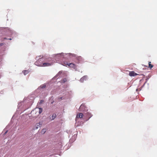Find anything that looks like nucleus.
<instances>
[{"label": "nucleus", "instance_id": "17", "mask_svg": "<svg viewBox=\"0 0 157 157\" xmlns=\"http://www.w3.org/2000/svg\"><path fill=\"white\" fill-rule=\"evenodd\" d=\"M43 102V100H40V103H42Z\"/></svg>", "mask_w": 157, "mask_h": 157}, {"label": "nucleus", "instance_id": "2", "mask_svg": "<svg viewBox=\"0 0 157 157\" xmlns=\"http://www.w3.org/2000/svg\"><path fill=\"white\" fill-rule=\"evenodd\" d=\"M42 111V108H36L33 110L31 113L33 115L35 114L36 115L35 116V117H36L40 115Z\"/></svg>", "mask_w": 157, "mask_h": 157}, {"label": "nucleus", "instance_id": "14", "mask_svg": "<svg viewBox=\"0 0 157 157\" xmlns=\"http://www.w3.org/2000/svg\"><path fill=\"white\" fill-rule=\"evenodd\" d=\"M67 62H65L64 63L63 62V65L65 66H66L67 65Z\"/></svg>", "mask_w": 157, "mask_h": 157}, {"label": "nucleus", "instance_id": "9", "mask_svg": "<svg viewBox=\"0 0 157 157\" xmlns=\"http://www.w3.org/2000/svg\"><path fill=\"white\" fill-rule=\"evenodd\" d=\"M149 67L151 69L153 67V65L151 64V62H149L148 63Z\"/></svg>", "mask_w": 157, "mask_h": 157}, {"label": "nucleus", "instance_id": "15", "mask_svg": "<svg viewBox=\"0 0 157 157\" xmlns=\"http://www.w3.org/2000/svg\"><path fill=\"white\" fill-rule=\"evenodd\" d=\"M71 55L74 57H76V55L75 54H71Z\"/></svg>", "mask_w": 157, "mask_h": 157}, {"label": "nucleus", "instance_id": "7", "mask_svg": "<svg viewBox=\"0 0 157 157\" xmlns=\"http://www.w3.org/2000/svg\"><path fill=\"white\" fill-rule=\"evenodd\" d=\"M83 114L82 113H80L78 114H77L76 117V119L80 118H81L82 117Z\"/></svg>", "mask_w": 157, "mask_h": 157}, {"label": "nucleus", "instance_id": "19", "mask_svg": "<svg viewBox=\"0 0 157 157\" xmlns=\"http://www.w3.org/2000/svg\"><path fill=\"white\" fill-rule=\"evenodd\" d=\"M144 66V67H147V66H145V65H143Z\"/></svg>", "mask_w": 157, "mask_h": 157}, {"label": "nucleus", "instance_id": "11", "mask_svg": "<svg viewBox=\"0 0 157 157\" xmlns=\"http://www.w3.org/2000/svg\"><path fill=\"white\" fill-rule=\"evenodd\" d=\"M46 132V129L45 128L43 129L41 131V132L43 134H44Z\"/></svg>", "mask_w": 157, "mask_h": 157}, {"label": "nucleus", "instance_id": "6", "mask_svg": "<svg viewBox=\"0 0 157 157\" xmlns=\"http://www.w3.org/2000/svg\"><path fill=\"white\" fill-rule=\"evenodd\" d=\"M67 64L70 67H73L74 68L75 67V65L73 63H67Z\"/></svg>", "mask_w": 157, "mask_h": 157}, {"label": "nucleus", "instance_id": "4", "mask_svg": "<svg viewBox=\"0 0 157 157\" xmlns=\"http://www.w3.org/2000/svg\"><path fill=\"white\" fill-rule=\"evenodd\" d=\"M129 75L131 76H136L138 74L133 71H130Z\"/></svg>", "mask_w": 157, "mask_h": 157}, {"label": "nucleus", "instance_id": "13", "mask_svg": "<svg viewBox=\"0 0 157 157\" xmlns=\"http://www.w3.org/2000/svg\"><path fill=\"white\" fill-rule=\"evenodd\" d=\"M40 87L42 88H45L46 87V85H42V86L41 85V86H40Z\"/></svg>", "mask_w": 157, "mask_h": 157}, {"label": "nucleus", "instance_id": "3", "mask_svg": "<svg viewBox=\"0 0 157 157\" xmlns=\"http://www.w3.org/2000/svg\"><path fill=\"white\" fill-rule=\"evenodd\" d=\"M86 107L84 104H82L80 106L79 111H84L86 110Z\"/></svg>", "mask_w": 157, "mask_h": 157}, {"label": "nucleus", "instance_id": "16", "mask_svg": "<svg viewBox=\"0 0 157 157\" xmlns=\"http://www.w3.org/2000/svg\"><path fill=\"white\" fill-rule=\"evenodd\" d=\"M67 79H66V78H64V79H63V82H67Z\"/></svg>", "mask_w": 157, "mask_h": 157}, {"label": "nucleus", "instance_id": "20", "mask_svg": "<svg viewBox=\"0 0 157 157\" xmlns=\"http://www.w3.org/2000/svg\"><path fill=\"white\" fill-rule=\"evenodd\" d=\"M10 39V40H11V39Z\"/></svg>", "mask_w": 157, "mask_h": 157}, {"label": "nucleus", "instance_id": "12", "mask_svg": "<svg viewBox=\"0 0 157 157\" xmlns=\"http://www.w3.org/2000/svg\"><path fill=\"white\" fill-rule=\"evenodd\" d=\"M28 71L27 70H25L24 71V73L25 74V75L26 74H28Z\"/></svg>", "mask_w": 157, "mask_h": 157}, {"label": "nucleus", "instance_id": "18", "mask_svg": "<svg viewBox=\"0 0 157 157\" xmlns=\"http://www.w3.org/2000/svg\"><path fill=\"white\" fill-rule=\"evenodd\" d=\"M3 45V43H0V46H2Z\"/></svg>", "mask_w": 157, "mask_h": 157}, {"label": "nucleus", "instance_id": "8", "mask_svg": "<svg viewBox=\"0 0 157 157\" xmlns=\"http://www.w3.org/2000/svg\"><path fill=\"white\" fill-rule=\"evenodd\" d=\"M56 117V114H53L52 116V120H54Z\"/></svg>", "mask_w": 157, "mask_h": 157}, {"label": "nucleus", "instance_id": "1", "mask_svg": "<svg viewBox=\"0 0 157 157\" xmlns=\"http://www.w3.org/2000/svg\"><path fill=\"white\" fill-rule=\"evenodd\" d=\"M36 59L37 60V61L35 62V64L38 66L40 67H47L51 66L53 64L52 63H39L40 61H41L42 62V61L43 60V59L42 58H39L38 57H36Z\"/></svg>", "mask_w": 157, "mask_h": 157}, {"label": "nucleus", "instance_id": "10", "mask_svg": "<svg viewBox=\"0 0 157 157\" xmlns=\"http://www.w3.org/2000/svg\"><path fill=\"white\" fill-rule=\"evenodd\" d=\"M87 116L89 117V119L92 116V115L91 114V113H89V112H87Z\"/></svg>", "mask_w": 157, "mask_h": 157}, {"label": "nucleus", "instance_id": "21", "mask_svg": "<svg viewBox=\"0 0 157 157\" xmlns=\"http://www.w3.org/2000/svg\"><path fill=\"white\" fill-rule=\"evenodd\" d=\"M7 131L6 132V133H6L7 132Z\"/></svg>", "mask_w": 157, "mask_h": 157}, {"label": "nucleus", "instance_id": "5", "mask_svg": "<svg viewBox=\"0 0 157 157\" xmlns=\"http://www.w3.org/2000/svg\"><path fill=\"white\" fill-rule=\"evenodd\" d=\"M42 125V123L40 122L39 123H37L35 125V128H34V129H36L38 128L39 127H40V126Z\"/></svg>", "mask_w": 157, "mask_h": 157}]
</instances>
